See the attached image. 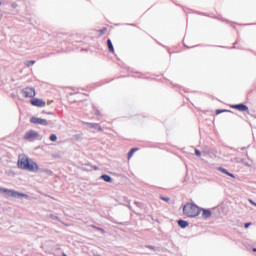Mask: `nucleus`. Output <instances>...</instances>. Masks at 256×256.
Masks as SVG:
<instances>
[{
    "label": "nucleus",
    "instance_id": "obj_1",
    "mask_svg": "<svg viewBox=\"0 0 256 256\" xmlns=\"http://www.w3.org/2000/svg\"><path fill=\"white\" fill-rule=\"evenodd\" d=\"M183 213L186 217H199L201 209L195 204L187 203L183 207Z\"/></svg>",
    "mask_w": 256,
    "mask_h": 256
},
{
    "label": "nucleus",
    "instance_id": "obj_2",
    "mask_svg": "<svg viewBox=\"0 0 256 256\" xmlns=\"http://www.w3.org/2000/svg\"><path fill=\"white\" fill-rule=\"evenodd\" d=\"M18 167L25 169L26 171H33V164L29 162V157L25 154H21L18 159Z\"/></svg>",
    "mask_w": 256,
    "mask_h": 256
},
{
    "label": "nucleus",
    "instance_id": "obj_3",
    "mask_svg": "<svg viewBox=\"0 0 256 256\" xmlns=\"http://www.w3.org/2000/svg\"><path fill=\"white\" fill-rule=\"evenodd\" d=\"M0 193H4L5 195H7V197H13L14 199H21L23 197L27 198V194H23L18 191L6 189L3 187H0Z\"/></svg>",
    "mask_w": 256,
    "mask_h": 256
},
{
    "label": "nucleus",
    "instance_id": "obj_4",
    "mask_svg": "<svg viewBox=\"0 0 256 256\" xmlns=\"http://www.w3.org/2000/svg\"><path fill=\"white\" fill-rule=\"evenodd\" d=\"M22 97L30 98V103L33 105V88H24L21 91Z\"/></svg>",
    "mask_w": 256,
    "mask_h": 256
},
{
    "label": "nucleus",
    "instance_id": "obj_5",
    "mask_svg": "<svg viewBox=\"0 0 256 256\" xmlns=\"http://www.w3.org/2000/svg\"><path fill=\"white\" fill-rule=\"evenodd\" d=\"M33 123L36 125H43L44 127H47V125H49V122L47 120L37 117H33Z\"/></svg>",
    "mask_w": 256,
    "mask_h": 256
},
{
    "label": "nucleus",
    "instance_id": "obj_6",
    "mask_svg": "<svg viewBox=\"0 0 256 256\" xmlns=\"http://www.w3.org/2000/svg\"><path fill=\"white\" fill-rule=\"evenodd\" d=\"M34 107H45L47 103L43 99L33 98Z\"/></svg>",
    "mask_w": 256,
    "mask_h": 256
},
{
    "label": "nucleus",
    "instance_id": "obj_7",
    "mask_svg": "<svg viewBox=\"0 0 256 256\" xmlns=\"http://www.w3.org/2000/svg\"><path fill=\"white\" fill-rule=\"evenodd\" d=\"M232 161L233 163H242V165H245V167H251V164L245 161V159L243 158L236 157V158H233Z\"/></svg>",
    "mask_w": 256,
    "mask_h": 256
},
{
    "label": "nucleus",
    "instance_id": "obj_8",
    "mask_svg": "<svg viewBox=\"0 0 256 256\" xmlns=\"http://www.w3.org/2000/svg\"><path fill=\"white\" fill-rule=\"evenodd\" d=\"M232 109H237L238 111H249V107L245 104H236L232 106Z\"/></svg>",
    "mask_w": 256,
    "mask_h": 256
},
{
    "label": "nucleus",
    "instance_id": "obj_9",
    "mask_svg": "<svg viewBox=\"0 0 256 256\" xmlns=\"http://www.w3.org/2000/svg\"><path fill=\"white\" fill-rule=\"evenodd\" d=\"M85 125H87V127H89L90 129H96L97 131H103V128H101V126H99V124L86 122Z\"/></svg>",
    "mask_w": 256,
    "mask_h": 256
},
{
    "label": "nucleus",
    "instance_id": "obj_10",
    "mask_svg": "<svg viewBox=\"0 0 256 256\" xmlns=\"http://www.w3.org/2000/svg\"><path fill=\"white\" fill-rule=\"evenodd\" d=\"M218 171H221V173H224L225 175H228V177H232V179H235V175L227 171V169L223 167H219Z\"/></svg>",
    "mask_w": 256,
    "mask_h": 256
},
{
    "label": "nucleus",
    "instance_id": "obj_11",
    "mask_svg": "<svg viewBox=\"0 0 256 256\" xmlns=\"http://www.w3.org/2000/svg\"><path fill=\"white\" fill-rule=\"evenodd\" d=\"M211 215H212L211 210H207V209L202 210V217H204V219H209Z\"/></svg>",
    "mask_w": 256,
    "mask_h": 256
},
{
    "label": "nucleus",
    "instance_id": "obj_12",
    "mask_svg": "<svg viewBox=\"0 0 256 256\" xmlns=\"http://www.w3.org/2000/svg\"><path fill=\"white\" fill-rule=\"evenodd\" d=\"M178 225H179V227H181V229H185V228L189 227V222H187L185 220H178Z\"/></svg>",
    "mask_w": 256,
    "mask_h": 256
},
{
    "label": "nucleus",
    "instance_id": "obj_13",
    "mask_svg": "<svg viewBox=\"0 0 256 256\" xmlns=\"http://www.w3.org/2000/svg\"><path fill=\"white\" fill-rule=\"evenodd\" d=\"M107 45H108V49H109L110 53H114L115 48H113V42H111V39L107 40Z\"/></svg>",
    "mask_w": 256,
    "mask_h": 256
},
{
    "label": "nucleus",
    "instance_id": "obj_14",
    "mask_svg": "<svg viewBox=\"0 0 256 256\" xmlns=\"http://www.w3.org/2000/svg\"><path fill=\"white\" fill-rule=\"evenodd\" d=\"M101 179H103V181H105L106 183H111V181H112L111 176H109L107 174L102 175Z\"/></svg>",
    "mask_w": 256,
    "mask_h": 256
},
{
    "label": "nucleus",
    "instance_id": "obj_15",
    "mask_svg": "<svg viewBox=\"0 0 256 256\" xmlns=\"http://www.w3.org/2000/svg\"><path fill=\"white\" fill-rule=\"evenodd\" d=\"M137 151H139L138 148H132L128 153V159H131V157H133V155H135V152Z\"/></svg>",
    "mask_w": 256,
    "mask_h": 256
},
{
    "label": "nucleus",
    "instance_id": "obj_16",
    "mask_svg": "<svg viewBox=\"0 0 256 256\" xmlns=\"http://www.w3.org/2000/svg\"><path fill=\"white\" fill-rule=\"evenodd\" d=\"M26 139H32L33 138V130H30L29 132L26 133L24 136Z\"/></svg>",
    "mask_w": 256,
    "mask_h": 256
},
{
    "label": "nucleus",
    "instance_id": "obj_17",
    "mask_svg": "<svg viewBox=\"0 0 256 256\" xmlns=\"http://www.w3.org/2000/svg\"><path fill=\"white\" fill-rule=\"evenodd\" d=\"M50 141H53V142L57 141V135L51 134L50 135Z\"/></svg>",
    "mask_w": 256,
    "mask_h": 256
},
{
    "label": "nucleus",
    "instance_id": "obj_18",
    "mask_svg": "<svg viewBox=\"0 0 256 256\" xmlns=\"http://www.w3.org/2000/svg\"><path fill=\"white\" fill-rule=\"evenodd\" d=\"M229 110H216V115H221V113H227Z\"/></svg>",
    "mask_w": 256,
    "mask_h": 256
},
{
    "label": "nucleus",
    "instance_id": "obj_19",
    "mask_svg": "<svg viewBox=\"0 0 256 256\" xmlns=\"http://www.w3.org/2000/svg\"><path fill=\"white\" fill-rule=\"evenodd\" d=\"M33 171H39V166L35 162L33 163Z\"/></svg>",
    "mask_w": 256,
    "mask_h": 256
},
{
    "label": "nucleus",
    "instance_id": "obj_20",
    "mask_svg": "<svg viewBox=\"0 0 256 256\" xmlns=\"http://www.w3.org/2000/svg\"><path fill=\"white\" fill-rule=\"evenodd\" d=\"M93 227H94V229H97V231H100V233L105 234V230L103 228L95 227V226H93Z\"/></svg>",
    "mask_w": 256,
    "mask_h": 256
},
{
    "label": "nucleus",
    "instance_id": "obj_21",
    "mask_svg": "<svg viewBox=\"0 0 256 256\" xmlns=\"http://www.w3.org/2000/svg\"><path fill=\"white\" fill-rule=\"evenodd\" d=\"M160 199H161L162 201H166V203H168V201H170V198H169V197L160 196Z\"/></svg>",
    "mask_w": 256,
    "mask_h": 256
},
{
    "label": "nucleus",
    "instance_id": "obj_22",
    "mask_svg": "<svg viewBox=\"0 0 256 256\" xmlns=\"http://www.w3.org/2000/svg\"><path fill=\"white\" fill-rule=\"evenodd\" d=\"M50 219H52L53 221H57V219L59 218L53 214H50Z\"/></svg>",
    "mask_w": 256,
    "mask_h": 256
},
{
    "label": "nucleus",
    "instance_id": "obj_23",
    "mask_svg": "<svg viewBox=\"0 0 256 256\" xmlns=\"http://www.w3.org/2000/svg\"><path fill=\"white\" fill-rule=\"evenodd\" d=\"M195 155H197V157H201V151L195 149Z\"/></svg>",
    "mask_w": 256,
    "mask_h": 256
},
{
    "label": "nucleus",
    "instance_id": "obj_24",
    "mask_svg": "<svg viewBox=\"0 0 256 256\" xmlns=\"http://www.w3.org/2000/svg\"><path fill=\"white\" fill-rule=\"evenodd\" d=\"M249 203H251L252 205H254L256 207V203L253 200L249 199Z\"/></svg>",
    "mask_w": 256,
    "mask_h": 256
},
{
    "label": "nucleus",
    "instance_id": "obj_25",
    "mask_svg": "<svg viewBox=\"0 0 256 256\" xmlns=\"http://www.w3.org/2000/svg\"><path fill=\"white\" fill-rule=\"evenodd\" d=\"M251 226V223H246L245 224V229H248Z\"/></svg>",
    "mask_w": 256,
    "mask_h": 256
},
{
    "label": "nucleus",
    "instance_id": "obj_26",
    "mask_svg": "<svg viewBox=\"0 0 256 256\" xmlns=\"http://www.w3.org/2000/svg\"><path fill=\"white\" fill-rule=\"evenodd\" d=\"M12 7H13V9H16L17 3H12Z\"/></svg>",
    "mask_w": 256,
    "mask_h": 256
},
{
    "label": "nucleus",
    "instance_id": "obj_27",
    "mask_svg": "<svg viewBox=\"0 0 256 256\" xmlns=\"http://www.w3.org/2000/svg\"><path fill=\"white\" fill-rule=\"evenodd\" d=\"M148 249H152L153 251H155V247L154 246H147Z\"/></svg>",
    "mask_w": 256,
    "mask_h": 256
},
{
    "label": "nucleus",
    "instance_id": "obj_28",
    "mask_svg": "<svg viewBox=\"0 0 256 256\" xmlns=\"http://www.w3.org/2000/svg\"><path fill=\"white\" fill-rule=\"evenodd\" d=\"M31 65H33V61H30V62L28 63V67H31Z\"/></svg>",
    "mask_w": 256,
    "mask_h": 256
},
{
    "label": "nucleus",
    "instance_id": "obj_29",
    "mask_svg": "<svg viewBox=\"0 0 256 256\" xmlns=\"http://www.w3.org/2000/svg\"><path fill=\"white\" fill-rule=\"evenodd\" d=\"M37 136V132H33V137H36Z\"/></svg>",
    "mask_w": 256,
    "mask_h": 256
},
{
    "label": "nucleus",
    "instance_id": "obj_30",
    "mask_svg": "<svg viewBox=\"0 0 256 256\" xmlns=\"http://www.w3.org/2000/svg\"><path fill=\"white\" fill-rule=\"evenodd\" d=\"M30 123H33V117L30 118Z\"/></svg>",
    "mask_w": 256,
    "mask_h": 256
},
{
    "label": "nucleus",
    "instance_id": "obj_31",
    "mask_svg": "<svg viewBox=\"0 0 256 256\" xmlns=\"http://www.w3.org/2000/svg\"><path fill=\"white\" fill-rule=\"evenodd\" d=\"M253 252L256 253V248H253Z\"/></svg>",
    "mask_w": 256,
    "mask_h": 256
},
{
    "label": "nucleus",
    "instance_id": "obj_32",
    "mask_svg": "<svg viewBox=\"0 0 256 256\" xmlns=\"http://www.w3.org/2000/svg\"><path fill=\"white\" fill-rule=\"evenodd\" d=\"M96 115H99V111H96Z\"/></svg>",
    "mask_w": 256,
    "mask_h": 256
},
{
    "label": "nucleus",
    "instance_id": "obj_33",
    "mask_svg": "<svg viewBox=\"0 0 256 256\" xmlns=\"http://www.w3.org/2000/svg\"><path fill=\"white\" fill-rule=\"evenodd\" d=\"M241 150H242V151L245 150V147L241 148Z\"/></svg>",
    "mask_w": 256,
    "mask_h": 256
},
{
    "label": "nucleus",
    "instance_id": "obj_34",
    "mask_svg": "<svg viewBox=\"0 0 256 256\" xmlns=\"http://www.w3.org/2000/svg\"><path fill=\"white\" fill-rule=\"evenodd\" d=\"M136 205H141L140 203H136Z\"/></svg>",
    "mask_w": 256,
    "mask_h": 256
},
{
    "label": "nucleus",
    "instance_id": "obj_35",
    "mask_svg": "<svg viewBox=\"0 0 256 256\" xmlns=\"http://www.w3.org/2000/svg\"><path fill=\"white\" fill-rule=\"evenodd\" d=\"M2 5L1 1H0V6Z\"/></svg>",
    "mask_w": 256,
    "mask_h": 256
},
{
    "label": "nucleus",
    "instance_id": "obj_36",
    "mask_svg": "<svg viewBox=\"0 0 256 256\" xmlns=\"http://www.w3.org/2000/svg\"><path fill=\"white\" fill-rule=\"evenodd\" d=\"M34 96H35V92H34V94H33Z\"/></svg>",
    "mask_w": 256,
    "mask_h": 256
}]
</instances>
